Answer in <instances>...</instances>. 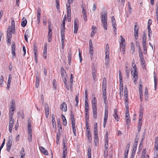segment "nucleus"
Segmentation results:
<instances>
[{"mask_svg": "<svg viewBox=\"0 0 158 158\" xmlns=\"http://www.w3.org/2000/svg\"><path fill=\"white\" fill-rule=\"evenodd\" d=\"M106 12L104 11L101 15V21L104 29L106 30L107 28Z\"/></svg>", "mask_w": 158, "mask_h": 158, "instance_id": "nucleus-1", "label": "nucleus"}, {"mask_svg": "<svg viewBox=\"0 0 158 158\" xmlns=\"http://www.w3.org/2000/svg\"><path fill=\"white\" fill-rule=\"evenodd\" d=\"M132 66L133 69H131V73L133 77L134 82H135L138 78V72L137 71V68L136 65L134 64L133 63L132 64Z\"/></svg>", "mask_w": 158, "mask_h": 158, "instance_id": "nucleus-2", "label": "nucleus"}, {"mask_svg": "<svg viewBox=\"0 0 158 158\" xmlns=\"http://www.w3.org/2000/svg\"><path fill=\"white\" fill-rule=\"evenodd\" d=\"M142 44L143 48V53L145 54L147 53V47L146 42V37L145 35H144L142 38Z\"/></svg>", "mask_w": 158, "mask_h": 158, "instance_id": "nucleus-3", "label": "nucleus"}, {"mask_svg": "<svg viewBox=\"0 0 158 158\" xmlns=\"http://www.w3.org/2000/svg\"><path fill=\"white\" fill-rule=\"evenodd\" d=\"M124 96L125 97L124 100L126 105H128V92L126 86L124 87Z\"/></svg>", "mask_w": 158, "mask_h": 158, "instance_id": "nucleus-4", "label": "nucleus"}, {"mask_svg": "<svg viewBox=\"0 0 158 158\" xmlns=\"http://www.w3.org/2000/svg\"><path fill=\"white\" fill-rule=\"evenodd\" d=\"M139 27L137 25V23H135L134 27V36L136 40H137L138 37Z\"/></svg>", "mask_w": 158, "mask_h": 158, "instance_id": "nucleus-5", "label": "nucleus"}, {"mask_svg": "<svg viewBox=\"0 0 158 158\" xmlns=\"http://www.w3.org/2000/svg\"><path fill=\"white\" fill-rule=\"evenodd\" d=\"M12 142V138L9 137L6 145V149L8 151H9L11 148Z\"/></svg>", "mask_w": 158, "mask_h": 158, "instance_id": "nucleus-6", "label": "nucleus"}, {"mask_svg": "<svg viewBox=\"0 0 158 158\" xmlns=\"http://www.w3.org/2000/svg\"><path fill=\"white\" fill-rule=\"evenodd\" d=\"M48 27V39L49 42L51 41L52 39V30L50 28V26L49 25Z\"/></svg>", "mask_w": 158, "mask_h": 158, "instance_id": "nucleus-7", "label": "nucleus"}, {"mask_svg": "<svg viewBox=\"0 0 158 158\" xmlns=\"http://www.w3.org/2000/svg\"><path fill=\"white\" fill-rule=\"evenodd\" d=\"M78 21L77 20H75L74 21V33L76 34L77 32V31L78 28Z\"/></svg>", "mask_w": 158, "mask_h": 158, "instance_id": "nucleus-8", "label": "nucleus"}, {"mask_svg": "<svg viewBox=\"0 0 158 158\" xmlns=\"http://www.w3.org/2000/svg\"><path fill=\"white\" fill-rule=\"evenodd\" d=\"M48 44L47 43H45L44 46V48L43 51V57L44 58L46 59L47 56Z\"/></svg>", "mask_w": 158, "mask_h": 158, "instance_id": "nucleus-9", "label": "nucleus"}, {"mask_svg": "<svg viewBox=\"0 0 158 158\" xmlns=\"http://www.w3.org/2000/svg\"><path fill=\"white\" fill-rule=\"evenodd\" d=\"M60 109L62 111L64 112H66L67 111V104L65 102H63L60 105Z\"/></svg>", "mask_w": 158, "mask_h": 158, "instance_id": "nucleus-10", "label": "nucleus"}, {"mask_svg": "<svg viewBox=\"0 0 158 158\" xmlns=\"http://www.w3.org/2000/svg\"><path fill=\"white\" fill-rule=\"evenodd\" d=\"M14 123L13 119H9V131L10 133L11 132L12 128L13 126V124Z\"/></svg>", "mask_w": 158, "mask_h": 158, "instance_id": "nucleus-11", "label": "nucleus"}, {"mask_svg": "<svg viewBox=\"0 0 158 158\" xmlns=\"http://www.w3.org/2000/svg\"><path fill=\"white\" fill-rule=\"evenodd\" d=\"M94 118L95 119L97 118V106H92Z\"/></svg>", "mask_w": 158, "mask_h": 158, "instance_id": "nucleus-12", "label": "nucleus"}, {"mask_svg": "<svg viewBox=\"0 0 158 158\" xmlns=\"http://www.w3.org/2000/svg\"><path fill=\"white\" fill-rule=\"evenodd\" d=\"M118 110L117 109H115L114 110V112L113 114V116L117 121H118L119 120V118H118V115L117 114Z\"/></svg>", "mask_w": 158, "mask_h": 158, "instance_id": "nucleus-13", "label": "nucleus"}, {"mask_svg": "<svg viewBox=\"0 0 158 158\" xmlns=\"http://www.w3.org/2000/svg\"><path fill=\"white\" fill-rule=\"evenodd\" d=\"M10 109L12 110V112L14 111L15 108V100L14 99L12 100L11 101V104L10 106Z\"/></svg>", "mask_w": 158, "mask_h": 158, "instance_id": "nucleus-14", "label": "nucleus"}, {"mask_svg": "<svg viewBox=\"0 0 158 158\" xmlns=\"http://www.w3.org/2000/svg\"><path fill=\"white\" fill-rule=\"evenodd\" d=\"M129 111L128 110L126 111V115H125V118L126 120V122L127 123V125L129 124L130 123V120L129 119L128 115H129V114H128Z\"/></svg>", "mask_w": 158, "mask_h": 158, "instance_id": "nucleus-15", "label": "nucleus"}, {"mask_svg": "<svg viewBox=\"0 0 158 158\" xmlns=\"http://www.w3.org/2000/svg\"><path fill=\"white\" fill-rule=\"evenodd\" d=\"M15 44L14 42L12 43V49H11V53L13 55V56H15Z\"/></svg>", "mask_w": 158, "mask_h": 158, "instance_id": "nucleus-16", "label": "nucleus"}, {"mask_svg": "<svg viewBox=\"0 0 158 158\" xmlns=\"http://www.w3.org/2000/svg\"><path fill=\"white\" fill-rule=\"evenodd\" d=\"M96 72L97 70L95 69L94 68H92V76L93 77V78L94 81V82L95 81V79L96 78Z\"/></svg>", "mask_w": 158, "mask_h": 158, "instance_id": "nucleus-17", "label": "nucleus"}, {"mask_svg": "<svg viewBox=\"0 0 158 158\" xmlns=\"http://www.w3.org/2000/svg\"><path fill=\"white\" fill-rule=\"evenodd\" d=\"M45 116L46 118H48L49 115V109L48 106V104H45Z\"/></svg>", "mask_w": 158, "mask_h": 158, "instance_id": "nucleus-18", "label": "nucleus"}, {"mask_svg": "<svg viewBox=\"0 0 158 158\" xmlns=\"http://www.w3.org/2000/svg\"><path fill=\"white\" fill-rule=\"evenodd\" d=\"M39 148L40 151L45 155H47L48 154V151L43 147H40Z\"/></svg>", "mask_w": 158, "mask_h": 158, "instance_id": "nucleus-19", "label": "nucleus"}, {"mask_svg": "<svg viewBox=\"0 0 158 158\" xmlns=\"http://www.w3.org/2000/svg\"><path fill=\"white\" fill-rule=\"evenodd\" d=\"M12 79L11 75L10 74L9 75L8 79L7 81V85L6 89H9L10 87V84L11 82V80Z\"/></svg>", "mask_w": 158, "mask_h": 158, "instance_id": "nucleus-20", "label": "nucleus"}, {"mask_svg": "<svg viewBox=\"0 0 158 158\" xmlns=\"http://www.w3.org/2000/svg\"><path fill=\"white\" fill-rule=\"evenodd\" d=\"M86 132L88 141L89 143H90L92 140L90 131V130H88Z\"/></svg>", "mask_w": 158, "mask_h": 158, "instance_id": "nucleus-21", "label": "nucleus"}, {"mask_svg": "<svg viewBox=\"0 0 158 158\" xmlns=\"http://www.w3.org/2000/svg\"><path fill=\"white\" fill-rule=\"evenodd\" d=\"M72 53L70 51L69 52L68 55V60L69 62V65H70L71 63V60L72 59Z\"/></svg>", "mask_w": 158, "mask_h": 158, "instance_id": "nucleus-22", "label": "nucleus"}, {"mask_svg": "<svg viewBox=\"0 0 158 158\" xmlns=\"http://www.w3.org/2000/svg\"><path fill=\"white\" fill-rule=\"evenodd\" d=\"M154 148L158 151V136L156 137L155 138Z\"/></svg>", "mask_w": 158, "mask_h": 158, "instance_id": "nucleus-23", "label": "nucleus"}, {"mask_svg": "<svg viewBox=\"0 0 158 158\" xmlns=\"http://www.w3.org/2000/svg\"><path fill=\"white\" fill-rule=\"evenodd\" d=\"M12 30L9 29H7V32L6 38H11L12 37Z\"/></svg>", "mask_w": 158, "mask_h": 158, "instance_id": "nucleus-24", "label": "nucleus"}, {"mask_svg": "<svg viewBox=\"0 0 158 158\" xmlns=\"http://www.w3.org/2000/svg\"><path fill=\"white\" fill-rule=\"evenodd\" d=\"M27 23V21L25 18H23L21 22V26L23 27H25Z\"/></svg>", "mask_w": 158, "mask_h": 158, "instance_id": "nucleus-25", "label": "nucleus"}, {"mask_svg": "<svg viewBox=\"0 0 158 158\" xmlns=\"http://www.w3.org/2000/svg\"><path fill=\"white\" fill-rule=\"evenodd\" d=\"M108 111L107 109H105L103 122H106L108 118Z\"/></svg>", "mask_w": 158, "mask_h": 158, "instance_id": "nucleus-26", "label": "nucleus"}, {"mask_svg": "<svg viewBox=\"0 0 158 158\" xmlns=\"http://www.w3.org/2000/svg\"><path fill=\"white\" fill-rule=\"evenodd\" d=\"M52 123L53 125V127L55 128L56 127V122L54 118V115L53 114H52Z\"/></svg>", "mask_w": 158, "mask_h": 158, "instance_id": "nucleus-27", "label": "nucleus"}, {"mask_svg": "<svg viewBox=\"0 0 158 158\" xmlns=\"http://www.w3.org/2000/svg\"><path fill=\"white\" fill-rule=\"evenodd\" d=\"M106 80L105 78H103V83L102 85V89H106Z\"/></svg>", "mask_w": 158, "mask_h": 158, "instance_id": "nucleus-28", "label": "nucleus"}, {"mask_svg": "<svg viewBox=\"0 0 158 158\" xmlns=\"http://www.w3.org/2000/svg\"><path fill=\"white\" fill-rule=\"evenodd\" d=\"M110 62V58L109 55H106L105 56V64L107 66H108Z\"/></svg>", "mask_w": 158, "mask_h": 158, "instance_id": "nucleus-29", "label": "nucleus"}, {"mask_svg": "<svg viewBox=\"0 0 158 158\" xmlns=\"http://www.w3.org/2000/svg\"><path fill=\"white\" fill-rule=\"evenodd\" d=\"M87 151L88 158H91V149L90 146L88 147Z\"/></svg>", "mask_w": 158, "mask_h": 158, "instance_id": "nucleus-30", "label": "nucleus"}, {"mask_svg": "<svg viewBox=\"0 0 158 158\" xmlns=\"http://www.w3.org/2000/svg\"><path fill=\"white\" fill-rule=\"evenodd\" d=\"M105 55H109V46L108 44H106V46Z\"/></svg>", "mask_w": 158, "mask_h": 158, "instance_id": "nucleus-31", "label": "nucleus"}, {"mask_svg": "<svg viewBox=\"0 0 158 158\" xmlns=\"http://www.w3.org/2000/svg\"><path fill=\"white\" fill-rule=\"evenodd\" d=\"M96 27L95 26H92V31L91 35V37H93V36L94 35V34L96 33Z\"/></svg>", "mask_w": 158, "mask_h": 158, "instance_id": "nucleus-32", "label": "nucleus"}, {"mask_svg": "<svg viewBox=\"0 0 158 158\" xmlns=\"http://www.w3.org/2000/svg\"><path fill=\"white\" fill-rule=\"evenodd\" d=\"M61 116L63 121V124L64 126H66L67 124V122L65 117L63 114L61 115Z\"/></svg>", "mask_w": 158, "mask_h": 158, "instance_id": "nucleus-33", "label": "nucleus"}, {"mask_svg": "<svg viewBox=\"0 0 158 158\" xmlns=\"http://www.w3.org/2000/svg\"><path fill=\"white\" fill-rule=\"evenodd\" d=\"M123 83L121 84V85H120V87L119 89V94L120 96L121 95H123Z\"/></svg>", "mask_w": 158, "mask_h": 158, "instance_id": "nucleus-34", "label": "nucleus"}, {"mask_svg": "<svg viewBox=\"0 0 158 158\" xmlns=\"http://www.w3.org/2000/svg\"><path fill=\"white\" fill-rule=\"evenodd\" d=\"M155 72H154V84H155V90H156V86L157 85V79H156V75H155Z\"/></svg>", "mask_w": 158, "mask_h": 158, "instance_id": "nucleus-35", "label": "nucleus"}, {"mask_svg": "<svg viewBox=\"0 0 158 158\" xmlns=\"http://www.w3.org/2000/svg\"><path fill=\"white\" fill-rule=\"evenodd\" d=\"M13 114L14 111L12 112V110H11V109H10L9 111V119H13Z\"/></svg>", "mask_w": 158, "mask_h": 158, "instance_id": "nucleus-36", "label": "nucleus"}, {"mask_svg": "<svg viewBox=\"0 0 158 158\" xmlns=\"http://www.w3.org/2000/svg\"><path fill=\"white\" fill-rule=\"evenodd\" d=\"M81 8L82 9V13L83 14L82 15H86V10L85 9V7L83 5L81 6Z\"/></svg>", "mask_w": 158, "mask_h": 158, "instance_id": "nucleus-37", "label": "nucleus"}, {"mask_svg": "<svg viewBox=\"0 0 158 158\" xmlns=\"http://www.w3.org/2000/svg\"><path fill=\"white\" fill-rule=\"evenodd\" d=\"M11 25L12 28L11 30H14L15 28V22L14 21V19L11 18Z\"/></svg>", "mask_w": 158, "mask_h": 158, "instance_id": "nucleus-38", "label": "nucleus"}, {"mask_svg": "<svg viewBox=\"0 0 158 158\" xmlns=\"http://www.w3.org/2000/svg\"><path fill=\"white\" fill-rule=\"evenodd\" d=\"M120 46L121 48H122V51L123 52V53L124 54L125 52V44H120Z\"/></svg>", "mask_w": 158, "mask_h": 158, "instance_id": "nucleus-39", "label": "nucleus"}, {"mask_svg": "<svg viewBox=\"0 0 158 158\" xmlns=\"http://www.w3.org/2000/svg\"><path fill=\"white\" fill-rule=\"evenodd\" d=\"M41 11V9L40 8H38L37 10V19L40 18Z\"/></svg>", "mask_w": 158, "mask_h": 158, "instance_id": "nucleus-40", "label": "nucleus"}, {"mask_svg": "<svg viewBox=\"0 0 158 158\" xmlns=\"http://www.w3.org/2000/svg\"><path fill=\"white\" fill-rule=\"evenodd\" d=\"M66 6L67 7V14L71 13V10L70 7V4H67Z\"/></svg>", "mask_w": 158, "mask_h": 158, "instance_id": "nucleus-41", "label": "nucleus"}, {"mask_svg": "<svg viewBox=\"0 0 158 158\" xmlns=\"http://www.w3.org/2000/svg\"><path fill=\"white\" fill-rule=\"evenodd\" d=\"M146 153V149H144L142 152V154L141 156V158H145V154Z\"/></svg>", "mask_w": 158, "mask_h": 158, "instance_id": "nucleus-42", "label": "nucleus"}, {"mask_svg": "<svg viewBox=\"0 0 158 158\" xmlns=\"http://www.w3.org/2000/svg\"><path fill=\"white\" fill-rule=\"evenodd\" d=\"M112 26H113V28L114 29V32H115V34H116V30H117V29H116V24L115 23H112Z\"/></svg>", "mask_w": 158, "mask_h": 158, "instance_id": "nucleus-43", "label": "nucleus"}, {"mask_svg": "<svg viewBox=\"0 0 158 158\" xmlns=\"http://www.w3.org/2000/svg\"><path fill=\"white\" fill-rule=\"evenodd\" d=\"M105 150H108V141H107V140L106 141H105Z\"/></svg>", "mask_w": 158, "mask_h": 158, "instance_id": "nucleus-44", "label": "nucleus"}, {"mask_svg": "<svg viewBox=\"0 0 158 158\" xmlns=\"http://www.w3.org/2000/svg\"><path fill=\"white\" fill-rule=\"evenodd\" d=\"M94 142L96 144L98 141V134L94 135Z\"/></svg>", "mask_w": 158, "mask_h": 158, "instance_id": "nucleus-45", "label": "nucleus"}, {"mask_svg": "<svg viewBox=\"0 0 158 158\" xmlns=\"http://www.w3.org/2000/svg\"><path fill=\"white\" fill-rule=\"evenodd\" d=\"M21 156L24 157L25 156V154L24 153V150L23 148H22L21 151L20 152Z\"/></svg>", "mask_w": 158, "mask_h": 158, "instance_id": "nucleus-46", "label": "nucleus"}, {"mask_svg": "<svg viewBox=\"0 0 158 158\" xmlns=\"http://www.w3.org/2000/svg\"><path fill=\"white\" fill-rule=\"evenodd\" d=\"M78 95H79V93H78L77 95H76L75 97V101L76 102V105L77 106L78 103Z\"/></svg>", "mask_w": 158, "mask_h": 158, "instance_id": "nucleus-47", "label": "nucleus"}, {"mask_svg": "<svg viewBox=\"0 0 158 158\" xmlns=\"http://www.w3.org/2000/svg\"><path fill=\"white\" fill-rule=\"evenodd\" d=\"M11 38H6V43L9 45H10L11 44Z\"/></svg>", "mask_w": 158, "mask_h": 158, "instance_id": "nucleus-48", "label": "nucleus"}, {"mask_svg": "<svg viewBox=\"0 0 158 158\" xmlns=\"http://www.w3.org/2000/svg\"><path fill=\"white\" fill-rule=\"evenodd\" d=\"M145 99H146V97H147V98H148V90L147 88H146L145 90Z\"/></svg>", "mask_w": 158, "mask_h": 158, "instance_id": "nucleus-49", "label": "nucleus"}, {"mask_svg": "<svg viewBox=\"0 0 158 158\" xmlns=\"http://www.w3.org/2000/svg\"><path fill=\"white\" fill-rule=\"evenodd\" d=\"M125 72L126 74V76L127 78L129 77V70L128 69H126Z\"/></svg>", "mask_w": 158, "mask_h": 158, "instance_id": "nucleus-50", "label": "nucleus"}, {"mask_svg": "<svg viewBox=\"0 0 158 158\" xmlns=\"http://www.w3.org/2000/svg\"><path fill=\"white\" fill-rule=\"evenodd\" d=\"M71 13L67 14V19L69 22H70L71 20Z\"/></svg>", "mask_w": 158, "mask_h": 158, "instance_id": "nucleus-51", "label": "nucleus"}, {"mask_svg": "<svg viewBox=\"0 0 158 158\" xmlns=\"http://www.w3.org/2000/svg\"><path fill=\"white\" fill-rule=\"evenodd\" d=\"M120 37L121 38V42L120 43V44H125V40L124 38L123 37L122 35H121Z\"/></svg>", "mask_w": 158, "mask_h": 158, "instance_id": "nucleus-52", "label": "nucleus"}, {"mask_svg": "<svg viewBox=\"0 0 158 158\" xmlns=\"http://www.w3.org/2000/svg\"><path fill=\"white\" fill-rule=\"evenodd\" d=\"M148 36L149 37V40H151V35L152 34V31L151 30H149L148 31Z\"/></svg>", "mask_w": 158, "mask_h": 158, "instance_id": "nucleus-53", "label": "nucleus"}, {"mask_svg": "<svg viewBox=\"0 0 158 158\" xmlns=\"http://www.w3.org/2000/svg\"><path fill=\"white\" fill-rule=\"evenodd\" d=\"M65 31V26H61V33L64 32Z\"/></svg>", "mask_w": 158, "mask_h": 158, "instance_id": "nucleus-54", "label": "nucleus"}, {"mask_svg": "<svg viewBox=\"0 0 158 158\" xmlns=\"http://www.w3.org/2000/svg\"><path fill=\"white\" fill-rule=\"evenodd\" d=\"M137 144H136V142H134V144L133 145V151H135L136 150V148L137 147Z\"/></svg>", "mask_w": 158, "mask_h": 158, "instance_id": "nucleus-55", "label": "nucleus"}, {"mask_svg": "<svg viewBox=\"0 0 158 158\" xmlns=\"http://www.w3.org/2000/svg\"><path fill=\"white\" fill-rule=\"evenodd\" d=\"M108 153V150L105 151L104 154V158H107Z\"/></svg>", "mask_w": 158, "mask_h": 158, "instance_id": "nucleus-56", "label": "nucleus"}, {"mask_svg": "<svg viewBox=\"0 0 158 158\" xmlns=\"http://www.w3.org/2000/svg\"><path fill=\"white\" fill-rule=\"evenodd\" d=\"M72 113L73 112H71V122L75 121L74 116L72 114Z\"/></svg>", "mask_w": 158, "mask_h": 158, "instance_id": "nucleus-57", "label": "nucleus"}, {"mask_svg": "<svg viewBox=\"0 0 158 158\" xmlns=\"http://www.w3.org/2000/svg\"><path fill=\"white\" fill-rule=\"evenodd\" d=\"M131 50L133 51V52H134L135 50V46L133 42H131Z\"/></svg>", "mask_w": 158, "mask_h": 158, "instance_id": "nucleus-58", "label": "nucleus"}, {"mask_svg": "<svg viewBox=\"0 0 158 158\" xmlns=\"http://www.w3.org/2000/svg\"><path fill=\"white\" fill-rule=\"evenodd\" d=\"M34 54H35V53H37V48L35 45H34Z\"/></svg>", "mask_w": 158, "mask_h": 158, "instance_id": "nucleus-59", "label": "nucleus"}, {"mask_svg": "<svg viewBox=\"0 0 158 158\" xmlns=\"http://www.w3.org/2000/svg\"><path fill=\"white\" fill-rule=\"evenodd\" d=\"M28 127V132H32V130L31 128V126H29Z\"/></svg>", "mask_w": 158, "mask_h": 158, "instance_id": "nucleus-60", "label": "nucleus"}, {"mask_svg": "<svg viewBox=\"0 0 158 158\" xmlns=\"http://www.w3.org/2000/svg\"><path fill=\"white\" fill-rule=\"evenodd\" d=\"M119 82L120 83V85H121V84L123 83V77L122 76H119Z\"/></svg>", "mask_w": 158, "mask_h": 158, "instance_id": "nucleus-61", "label": "nucleus"}, {"mask_svg": "<svg viewBox=\"0 0 158 158\" xmlns=\"http://www.w3.org/2000/svg\"><path fill=\"white\" fill-rule=\"evenodd\" d=\"M65 71H63V72H61V76L63 78H65Z\"/></svg>", "mask_w": 158, "mask_h": 158, "instance_id": "nucleus-62", "label": "nucleus"}, {"mask_svg": "<svg viewBox=\"0 0 158 158\" xmlns=\"http://www.w3.org/2000/svg\"><path fill=\"white\" fill-rule=\"evenodd\" d=\"M128 10H129V11L131 12V6L129 2H128Z\"/></svg>", "mask_w": 158, "mask_h": 158, "instance_id": "nucleus-63", "label": "nucleus"}, {"mask_svg": "<svg viewBox=\"0 0 158 158\" xmlns=\"http://www.w3.org/2000/svg\"><path fill=\"white\" fill-rule=\"evenodd\" d=\"M143 92L142 86L141 85H140L139 86V92Z\"/></svg>", "mask_w": 158, "mask_h": 158, "instance_id": "nucleus-64", "label": "nucleus"}]
</instances>
